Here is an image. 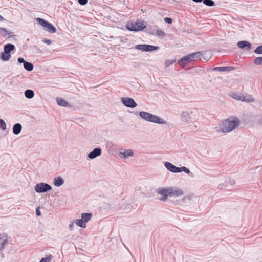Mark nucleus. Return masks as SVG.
I'll return each mask as SVG.
<instances>
[{"label": "nucleus", "mask_w": 262, "mask_h": 262, "mask_svg": "<svg viewBox=\"0 0 262 262\" xmlns=\"http://www.w3.org/2000/svg\"><path fill=\"white\" fill-rule=\"evenodd\" d=\"M239 125V121L238 118H234L232 120H226L223 121L222 127H221L219 132L224 133H228L234 129Z\"/></svg>", "instance_id": "obj_1"}, {"label": "nucleus", "mask_w": 262, "mask_h": 262, "mask_svg": "<svg viewBox=\"0 0 262 262\" xmlns=\"http://www.w3.org/2000/svg\"><path fill=\"white\" fill-rule=\"evenodd\" d=\"M140 117L143 119L152 123L159 124H166V121L158 116L153 115L148 112L141 111L139 113Z\"/></svg>", "instance_id": "obj_2"}, {"label": "nucleus", "mask_w": 262, "mask_h": 262, "mask_svg": "<svg viewBox=\"0 0 262 262\" xmlns=\"http://www.w3.org/2000/svg\"><path fill=\"white\" fill-rule=\"evenodd\" d=\"M203 55L202 52H196L185 56L178 61V63L182 67H185L187 64L192 61H195Z\"/></svg>", "instance_id": "obj_3"}, {"label": "nucleus", "mask_w": 262, "mask_h": 262, "mask_svg": "<svg viewBox=\"0 0 262 262\" xmlns=\"http://www.w3.org/2000/svg\"><path fill=\"white\" fill-rule=\"evenodd\" d=\"M229 96L237 100L241 101L246 103L254 102V98L250 95L241 92H232L229 94Z\"/></svg>", "instance_id": "obj_4"}, {"label": "nucleus", "mask_w": 262, "mask_h": 262, "mask_svg": "<svg viewBox=\"0 0 262 262\" xmlns=\"http://www.w3.org/2000/svg\"><path fill=\"white\" fill-rule=\"evenodd\" d=\"M36 20L38 24L44 27L45 30L47 32L50 33H54L56 32V29L51 23L41 18H37Z\"/></svg>", "instance_id": "obj_5"}, {"label": "nucleus", "mask_w": 262, "mask_h": 262, "mask_svg": "<svg viewBox=\"0 0 262 262\" xmlns=\"http://www.w3.org/2000/svg\"><path fill=\"white\" fill-rule=\"evenodd\" d=\"M146 27V25L143 21L128 23L126 26L127 29L131 31H140Z\"/></svg>", "instance_id": "obj_6"}, {"label": "nucleus", "mask_w": 262, "mask_h": 262, "mask_svg": "<svg viewBox=\"0 0 262 262\" xmlns=\"http://www.w3.org/2000/svg\"><path fill=\"white\" fill-rule=\"evenodd\" d=\"M52 187L45 183H39L35 186V190L37 193H44L50 191Z\"/></svg>", "instance_id": "obj_7"}, {"label": "nucleus", "mask_w": 262, "mask_h": 262, "mask_svg": "<svg viewBox=\"0 0 262 262\" xmlns=\"http://www.w3.org/2000/svg\"><path fill=\"white\" fill-rule=\"evenodd\" d=\"M159 48V47L158 46L145 44L137 45L135 47V49L144 52L152 51L154 50H158Z\"/></svg>", "instance_id": "obj_8"}, {"label": "nucleus", "mask_w": 262, "mask_h": 262, "mask_svg": "<svg viewBox=\"0 0 262 262\" xmlns=\"http://www.w3.org/2000/svg\"><path fill=\"white\" fill-rule=\"evenodd\" d=\"M156 192L158 194L161 195V196L159 198V200L161 201H165L167 199L168 196L170 195V194H169V188H159L156 190Z\"/></svg>", "instance_id": "obj_9"}, {"label": "nucleus", "mask_w": 262, "mask_h": 262, "mask_svg": "<svg viewBox=\"0 0 262 262\" xmlns=\"http://www.w3.org/2000/svg\"><path fill=\"white\" fill-rule=\"evenodd\" d=\"M121 101L123 105L127 107L134 108L137 105L135 100L130 98L122 97L121 98Z\"/></svg>", "instance_id": "obj_10"}, {"label": "nucleus", "mask_w": 262, "mask_h": 262, "mask_svg": "<svg viewBox=\"0 0 262 262\" xmlns=\"http://www.w3.org/2000/svg\"><path fill=\"white\" fill-rule=\"evenodd\" d=\"M170 196H180L184 194L183 191L178 188H169Z\"/></svg>", "instance_id": "obj_11"}, {"label": "nucleus", "mask_w": 262, "mask_h": 262, "mask_svg": "<svg viewBox=\"0 0 262 262\" xmlns=\"http://www.w3.org/2000/svg\"><path fill=\"white\" fill-rule=\"evenodd\" d=\"M102 152V150L100 147L95 148L92 151L90 152L88 157L91 159H93L98 156H99Z\"/></svg>", "instance_id": "obj_12"}, {"label": "nucleus", "mask_w": 262, "mask_h": 262, "mask_svg": "<svg viewBox=\"0 0 262 262\" xmlns=\"http://www.w3.org/2000/svg\"><path fill=\"white\" fill-rule=\"evenodd\" d=\"M164 166L168 170L173 173H178V171H180L179 167L168 162H165Z\"/></svg>", "instance_id": "obj_13"}, {"label": "nucleus", "mask_w": 262, "mask_h": 262, "mask_svg": "<svg viewBox=\"0 0 262 262\" xmlns=\"http://www.w3.org/2000/svg\"><path fill=\"white\" fill-rule=\"evenodd\" d=\"M237 46L241 49L250 50L252 48L251 44L247 41H239L237 43Z\"/></svg>", "instance_id": "obj_14"}, {"label": "nucleus", "mask_w": 262, "mask_h": 262, "mask_svg": "<svg viewBox=\"0 0 262 262\" xmlns=\"http://www.w3.org/2000/svg\"><path fill=\"white\" fill-rule=\"evenodd\" d=\"M134 155V152L132 149L124 150V151L119 152V156L121 158L126 159L129 157H132Z\"/></svg>", "instance_id": "obj_15"}, {"label": "nucleus", "mask_w": 262, "mask_h": 262, "mask_svg": "<svg viewBox=\"0 0 262 262\" xmlns=\"http://www.w3.org/2000/svg\"><path fill=\"white\" fill-rule=\"evenodd\" d=\"M234 69V67H216L213 69V71H219V72H226L230 71Z\"/></svg>", "instance_id": "obj_16"}, {"label": "nucleus", "mask_w": 262, "mask_h": 262, "mask_svg": "<svg viewBox=\"0 0 262 262\" xmlns=\"http://www.w3.org/2000/svg\"><path fill=\"white\" fill-rule=\"evenodd\" d=\"M181 120L184 122H189L190 121L191 117L188 112L183 111L181 114Z\"/></svg>", "instance_id": "obj_17"}, {"label": "nucleus", "mask_w": 262, "mask_h": 262, "mask_svg": "<svg viewBox=\"0 0 262 262\" xmlns=\"http://www.w3.org/2000/svg\"><path fill=\"white\" fill-rule=\"evenodd\" d=\"M53 183L55 186L60 187L64 184V180L61 177L58 176L54 178Z\"/></svg>", "instance_id": "obj_18"}, {"label": "nucleus", "mask_w": 262, "mask_h": 262, "mask_svg": "<svg viewBox=\"0 0 262 262\" xmlns=\"http://www.w3.org/2000/svg\"><path fill=\"white\" fill-rule=\"evenodd\" d=\"M11 57L10 53L6 51H4L3 52H2L1 55V59L4 61H8Z\"/></svg>", "instance_id": "obj_19"}, {"label": "nucleus", "mask_w": 262, "mask_h": 262, "mask_svg": "<svg viewBox=\"0 0 262 262\" xmlns=\"http://www.w3.org/2000/svg\"><path fill=\"white\" fill-rule=\"evenodd\" d=\"M22 129V126L20 123H16L13 127V133L15 135L19 134Z\"/></svg>", "instance_id": "obj_20"}, {"label": "nucleus", "mask_w": 262, "mask_h": 262, "mask_svg": "<svg viewBox=\"0 0 262 262\" xmlns=\"http://www.w3.org/2000/svg\"><path fill=\"white\" fill-rule=\"evenodd\" d=\"M56 102L58 105L61 106L67 107L69 105L68 102L61 98L57 97L56 98Z\"/></svg>", "instance_id": "obj_21"}, {"label": "nucleus", "mask_w": 262, "mask_h": 262, "mask_svg": "<svg viewBox=\"0 0 262 262\" xmlns=\"http://www.w3.org/2000/svg\"><path fill=\"white\" fill-rule=\"evenodd\" d=\"M92 216L91 213H83L81 214V219L86 224L90 219Z\"/></svg>", "instance_id": "obj_22"}, {"label": "nucleus", "mask_w": 262, "mask_h": 262, "mask_svg": "<svg viewBox=\"0 0 262 262\" xmlns=\"http://www.w3.org/2000/svg\"><path fill=\"white\" fill-rule=\"evenodd\" d=\"M15 46L11 43H8L4 46V51H6L9 53L15 49Z\"/></svg>", "instance_id": "obj_23"}, {"label": "nucleus", "mask_w": 262, "mask_h": 262, "mask_svg": "<svg viewBox=\"0 0 262 262\" xmlns=\"http://www.w3.org/2000/svg\"><path fill=\"white\" fill-rule=\"evenodd\" d=\"M24 94L27 98L31 99L34 96V92L33 90L28 89L25 91Z\"/></svg>", "instance_id": "obj_24"}, {"label": "nucleus", "mask_w": 262, "mask_h": 262, "mask_svg": "<svg viewBox=\"0 0 262 262\" xmlns=\"http://www.w3.org/2000/svg\"><path fill=\"white\" fill-rule=\"evenodd\" d=\"M24 68L28 71H31L33 69V65L32 63L26 61L24 64Z\"/></svg>", "instance_id": "obj_25"}, {"label": "nucleus", "mask_w": 262, "mask_h": 262, "mask_svg": "<svg viewBox=\"0 0 262 262\" xmlns=\"http://www.w3.org/2000/svg\"><path fill=\"white\" fill-rule=\"evenodd\" d=\"M75 223L77 226L81 228H84L86 226V224L82 219L76 220L75 221Z\"/></svg>", "instance_id": "obj_26"}, {"label": "nucleus", "mask_w": 262, "mask_h": 262, "mask_svg": "<svg viewBox=\"0 0 262 262\" xmlns=\"http://www.w3.org/2000/svg\"><path fill=\"white\" fill-rule=\"evenodd\" d=\"M179 169H180V171H178V173L179 172H181L182 171H183L185 173H187V174H191L192 176H193L192 175V173H191L190 170L187 168L186 167H185V166H183V167H179Z\"/></svg>", "instance_id": "obj_27"}, {"label": "nucleus", "mask_w": 262, "mask_h": 262, "mask_svg": "<svg viewBox=\"0 0 262 262\" xmlns=\"http://www.w3.org/2000/svg\"><path fill=\"white\" fill-rule=\"evenodd\" d=\"M253 63L256 66L262 65V57H258L254 59Z\"/></svg>", "instance_id": "obj_28"}, {"label": "nucleus", "mask_w": 262, "mask_h": 262, "mask_svg": "<svg viewBox=\"0 0 262 262\" xmlns=\"http://www.w3.org/2000/svg\"><path fill=\"white\" fill-rule=\"evenodd\" d=\"M53 255L50 254L46 257L42 258L39 262H51V260L53 259Z\"/></svg>", "instance_id": "obj_29"}, {"label": "nucleus", "mask_w": 262, "mask_h": 262, "mask_svg": "<svg viewBox=\"0 0 262 262\" xmlns=\"http://www.w3.org/2000/svg\"><path fill=\"white\" fill-rule=\"evenodd\" d=\"M203 3L208 6H213L215 5L212 0H203Z\"/></svg>", "instance_id": "obj_30"}, {"label": "nucleus", "mask_w": 262, "mask_h": 262, "mask_svg": "<svg viewBox=\"0 0 262 262\" xmlns=\"http://www.w3.org/2000/svg\"><path fill=\"white\" fill-rule=\"evenodd\" d=\"M156 34L157 36L159 37H164L165 36V32L161 29L157 30Z\"/></svg>", "instance_id": "obj_31"}, {"label": "nucleus", "mask_w": 262, "mask_h": 262, "mask_svg": "<svg viewBox=\"0 0 262 262\" xmlns=\"http://www.w3.org/2000/svg\"><path fill=\"white\" fill-rule=\"evenodd\" d=\"M254 52L257 54H262V45L258 46L254 50Z\"/></svg>", "instance_id": "obj_32"}, {"label": "nucleus", "mask_w": 262, "mask_h": 262, "mask_svg": "<svg viewBox=\"0 0 262 262\" xmlns=\"http://www.w3.org/2000/svg\"><path fill=\"white\" fill-rule=\"evenodd\" d=\"M0 125H1V128L2 129V130H5L6 129V123L2 119H0Z\"/></svg>", "instance_id": "obj_33"}, {"label": "nucleus", "mask_w": 262, "mask_h": 262, "mask_svg": "<svg viewBox=\"0 0 262 262\" xmlns=\"http://www.w3.org/2000/svg\"><path fill=\"white\" fill-rule=\"evenodd\" d=\"M176 59L174 60H166L165 61L166 67H168L171 64H172L174 62H175Z\"/></svg>", "instance_id": "obj_34"}, {"label": "nucleus", "mask_w": 262, "mask_h": 262, "mask_svg": "<svg viewBox=\"0 0 262 262\" xmlns=\"http://www.w3.org/2000/svg\"><path fill=\"white\" fill-rule=\"evenodd\" d=\"M8 240L5 239L3 240V242L1 243V245L0 247V250L3 249L5 246L8 244Z\"/></svg>", "instance_id": "obj_35"}, {"label": "nucleus", "mask_w": 262, "mask_h": 262, "mask_svg": "<svg viewBox=\"0 0 262 262\" xmlns=\"http://www.w3.org/2000/svg\"><path fill=\"white\" fill-rule=\"evenodd\" d=\"M0 33L2 34H8L9 35L10 33H8L7 30L5 28L0 27Z\"/></svg>", "instance_id": "obj_36"}, {"label": "nucleus", "mask_w": 262, "mask_h": 262, "mask_svg": "<svg viewBox=\"0 0 262 262\" xmlns=\"http://www.w3.org/2000/svg\"><path fill=\"white\" fill-rule=\"evenodd\" d=\"M78 2L81 5H85L88 3V0H78Z\"/></svg>", "instance_id": "obj_37"}, {"label": "nucleus", "mask_w": 262, "mask_h": 262, "mask_svg": "<svg viewBox=\"0 0 262 262\" xmlns=\"http://www.w3.org/2000/svg\"><path fill=\"white\" fill-rule=\"evenodd\" d=\"M227 183L228 184H230L231 185H233L235 184V181L232 179H229V180H228Z\"/></svg>", "instance_id": "obj_38"}, {"label": "nucleus", "mask_w": 262, "mask_h": 262, "mask_svg": "<svg viewBox=\"0 0 262 262\" xmlns=\"http://www.w3.org/2000/svg\"><path fill=\"white\" fill-rule=\"evenodd\" d=\"M164 21L168 24H171L172 22V19L169 17H165L164 19Z\"/></svg>", "instance_id": "obj_39"}, {"label": "nucleus", "mask_w": 262, "mask_h": 262, "mask_svg": "<svg viewBox=\"0 0 262 262\" xmlns=\"http://www.w3.org/2000/svg\"><path fill=\"white\" fill-rule=\"evenodd\" d=\"M17 61L19 63H23L24 64V63H25L26 62V61L25 60V59L22 58V57H19L17 59Z\"/></svg>", "instance_id": "obj_40"}, {"label": "nucleus", "mask_w": 262, "mask_h": 262, "mask_svg": "<svg viewBox=\"0 0 262 262\" xmlns=\"http://www.w3.org/2000/svg\"><path fill=\"white\" fill-rule=\"evenodd\" d=\"M43 42L47 45H50L52 43V41L50 39H44L43 40Z\"/></svg>", "instance_id": "obj_41"}, {"label": "nucleus", "mask_w": 262, "mask_h": 262, "mask_svg": "<svg viewBox=\"0 0 262 262\" xmlns=\"http://www.w3.org/2000/svg\"><path fill=\"white\" fill-rule=\"evenodd\" d=\"M36 214L37 216H40V214H41V212L39 210V207H37L36 209Z\"/></svg>", "instance_id": "obj_42"}, {"label": "nucleus", "mask_w": 262, "mask_h": 262, "mask_svg": "<svg viewBox=\"0 0 262 262\" xmlns=\"http://www.w3.org/2000/svg\"><path fill=\"white\" fill-rule=\"evenodd\" d=\"M197 127H198L197 125L195 124V123H193L192 125H190V128L191 129H195L197 128Z\"/></svg>", "instance_id": "obj_43"}, {"label": "nucleus", "mask_w": 262, "mask_h": 262, "mask_svg": "<svg viewBox=\"0 0 262 262\" xmlns=\"http://www.w3.org/2000/svg\"><path fill=\"white\" fill-rule=\"evenodd\" d=\"M5 20L4 17L0 15V21H3Z\"/></svg>", "instance_id": "obj_44"}, {"label": "nucleus", "mask_w": 262, "mask_h": 262, "mask_svg": "<svg viewBox=\"0 0 262 262\" xmlns=\"http://www.w3.org/2000/svg\"><path fill=\"white\" fill-rule=\"evenodd\" d=\"M192 1L193 2H197V3L201 2L202 1H203V0H192Z\"/></svg>", "instance_id": "obj_45"}, {"label": "nucleus", "mask_w": 262, "mask_h": 262, "mask_svg": "<svg viewBox=\"0 0 262 262\" xmlns=\"http://www.w3.org/2000/svg\"><path fill=\"white\" fill-rule=\"evenodd\" d=\"M72 227H73V224H70V225H69V227H70V228H71Z\"/></svg>", "instance_id": "obj_46"}, {"label": "nucleus", "mask_w": 262, "mask_h": 262, "mask_svg": "<svg viewBox=\"0 0 262 262\" xmlns=\"http://www.w3.org/2000/svg\"><path fill=\"white\" fill-rule=\"evenodd\" d=\"M186 198L189 199L188 197H186V196H185V197L183 198V199H185V200L186 199Z\"/></svg>", "instance_id": "obj_47"}]
</instances>
